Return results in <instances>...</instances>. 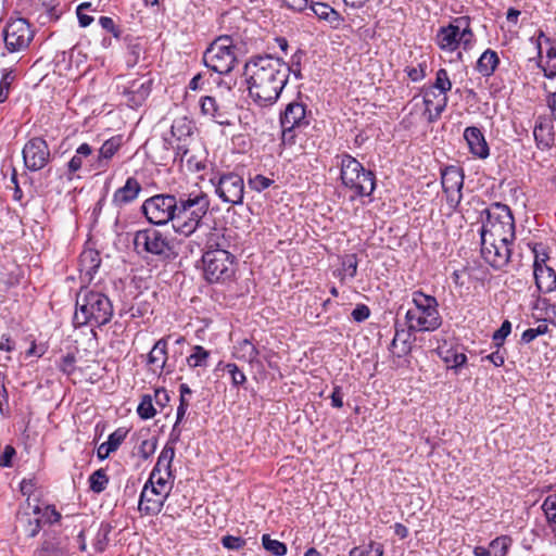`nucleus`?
<instances>
[{
	"mask_svg": "<svg viewBox=\"0 0 556 556\" xmlns=\"http://www.w3.org/2000/svg\"><path fill=\"white\" fill-rule=\"evenodd\" d=\"M510 545L511 539L507 535H502L494 539L490 543L489 548L492 556H505Z\"/></svg>",
	"mask_w": 556,
	"mask_h": 556,
	"instance_id": "obj_46",
	"label": "nucleus"
},
{
	"mask_svg": "<svg viewBox=\"0 0 556 556\" xmlns=\"http://www.w3.org/2000/svg\"><path fill=\"white\" fill-rule=\"evenodd\" d=\"M141 184L135 177H128L124 186L115 190L112 204L116 207H124L132 203L141 192Z\"/></svg>",
	"mask_w": 556,
	"mask_h": 556,
	"instance_id": "obj_22",
	"label": "nucleus"
},
{
	"mask_svg": "<svg viewBox=\"0 0 556 556\" xmlns=\"http://www.w3.org/2000/svg\"><path fill=\"white\" fill-rule=\"evenodd\" d=\"M91 10L90 2H84L79 4L76 9V15L78 18V23L81 27H87L93 22V17L86 13V11Z\"/></svg>",
	"mask_w": 556,
	"mask_h": 556,
	"instance_id": "obj_56",
	"label": "nucleus"
},
{
	"mask_svg": "<svg viewBox=\"0 0 556 556\" xmlns=\"http://www.w3.org/2000/svg\"><path fill=\"white\" fill-rule=\"evenodd\" d=\"M101 264L100 254L98 251L88 249L85 250L78 260V270L83 282H90L94 274L98 271Z\"/></svg>",
	"mask_w": 556,
	"mask_h": 556,
	"instance_id": "obj_24",
	"label": "nucleus"
},
{
	"mask_svg": "<svg viewBox=\"0 0 556 556\" xmlns=\"http://www.w3.org/2000/svg\"><path fill=\"white\" fill-rule=\"evenodd\" d=\"M412 303L414 307L405 314L406 325L410 331H434L441 326L439 303L434 296L417 290L412 293Z\"/></svg>",
	"mask_w": 556,
	"mask_h": 556,
	"instance_id": "obj_6",
	"label": "nucleus"
},
{
	"mask_svg": "<svg viewBox=\"0 0 556 556\" xmlns=\"http://www.w3.org/2000/svg\"><path fill=\"white\" fill-rule=\"evenodd\" d=\"M475 35L470 27V18L460 16L455 18L447 26L441 27L435 36V42L440 49L453 52L459 47L465 50L471 48Z\"/></svg>",
	"mask_w": 556,
	"mask_h": 556,
	"instance_id": "obj_10",
	"label": "nucleus"
},
{
	"mask_svg": "<svg viewBox=\"0 0 556 556\" xmlns=\"http://www.w3.org/2000/svg\"><path fill=\"white\" fill-rule=\"evenodd\" d=\"M101 27L111 33L115 38L121 36V29L115 25L113 18L109 16H101L99 20Z\"/></svg>",
	"mask_w": 556,
	"mask_h": 556,
	"instance_id": "obj_62",
	"label": "nucleus"
},
{
	"mask_svg": "<svg viewBox=\"0 0 556 556\" xmlns=\"http://www.w3.org/2000/svg\"><path fill=\"white\" fill-rule=\"evenodd\" d=\"M273 184H274L273 179L265 177L261 174H257L248 179L249 187L256 192H262V191L266 190Z\"/></svg>",
	"mask_w": 556,
	"mask_h": 556,
	"instance_id": "obj_52",
	"label": "nucleus"
},
{
	"mask_svg": "<svg viewBox=\"0 0 556 556\" xmlns=\"http://www.w3.org/2000/svg\"><path fill=\"white\" fill-rule=\"evenodd\" d=\"M24 10L41 24L56 21L63 13L55 4V0H25Z\"/></svg>",
	"mask_w": 556,
	"mask_h": 556,
	"instance_id": "obj_17",
	"label": "nucleus"
},
{
	"mask_svg": "<svg viewBox=\"0 0 556 556\" xmlns=\"http://www.w3.org/2000/svg\"><path fill=\"white\" fill-rule=\"evenodd\" d=\"M175 457V447L167 443L162 448L156 464L152 469V479L155 478L159 473H165L167 477H172V463Z\"/></svg>",
	"mask_w": 556,
	"mask_h": 556,
	"instance_id": "obj_28",
	"label": "nucleus"
},
{
	"mask_svg": "<svg viewBox=\"0 0 556 556\" xmlns=\"http://www.w3.org/2000/svg\"><path fill=\"white\" fill-rule=\"evenodd\" d=\"M152 90V79L146 76L128 81L124 87L122 94L126 98V104L136 109L141 106L150 96Z\"/></svg>",
	"mask_w": 556,
	"mask_h": 556,
	"instance_id": "obj_18",
	"label": "nucleus"
},
{
	"mask_svg": "<svg viewBox=\"0 0 556 556\" xmlns=\"http://www.w3.org/2000/svg\"><path fill=\"white\" fill-rule=\"evenodd\" d=\"M113 315V306L106 295L101 292L81 287L76 294L73 324L75 327L108 324Z\"/></svg>",
	"mask_w": 556,
	"mask_h": 556,
	"instance_id": "obj_3",
	"label": "nucleus"
},
{
	"mask_svg": "<svg viewBox=\"0 0 556 556\" xmlns=\"http://www.w3.org/2000/svg\"><path fill=\"white\" fill-rule=\"evenodd\" d=\"M304 55L302 50H296V52L291 56L290 64L287 63L289 68V75L292 73L296 79L302 78L301 73V61Z\"/></svg>",
	"mask_w": 556,
	"mask_h": 556,
	"instance_id": "obj_57",
	"label": "nucleus"
},
{
	"mask_svg": "<svg viewBox=\"0 0 556 556\" xmlns=\"http://www.w3.org/2000/svg\"><path fill=\"white\" fill-rule=\"evenodd\" d=\"M263 547L274 556H285L287 554V545L278 540L270 539L269 534L262 536Z\"/></svg>",
	"mask_w": 556,
	"mask_h": 556,
	"instance_id": "obj_45",
	"label": "nucleus"
},
{
	"mask_svg": "<svg viewBox=\"0 0 556 556\" xmlns=\"http://www.w3.org/2000/svg\"><path fill=\"white\" fill-rule=\"evenodd\" d=\"M226 370L230 375L231 383L233 387H239L245 383L247 377L243 371L235 363H228L225 366Z\"/></svg>",
	"mask_w": 556,
	"mask_h": 556,
	"instance_id": "obj_54",
	"label": "nucleus"
},
{
	"mask_svg": "<svg viewBox=\"0 0 556 556\" xmlns=\"http://www.w3.org/2000/svg\"><path fill=\"white\" fill-rule=\"evenodd\" d=\"M194 143L195 138H187L186 141L168 140V144L175 151L174 162L182 164L186 161L188 164H191L193 159L191 150Z\"/></svg>",
	"mask_w": 556,
	"mask_h": 556,
	"instance_id": "obj_33",
	"label": "nucleus"
},
{
	"mask_svg": "<svg viewBox=\"0 0 556 556\" xmlns=\"http://www.w3.org/2000/svg\"><path fill=\"white\" fill-rule=\"evenodd\" d=\"M410 329L395 327V334L391 342V352L394 356L401 358L406 356L412 351L413 333Z\"/></svg>",
	"mask_w": 556,
	"mask_h": 556,
	"instance_id": "obj_25",
	"label": "nucleus"
},
{
	"mask_svg": "<svg viewBox=\"0 0 556 556\" xmlns=\"http://www.w3.org/2000/svg\"><path fill=\"white\" fill-rule=\"evenodd\" d=\"M138 415L142 419H150L155 416L156 410L153 406L152 399L150 395H144L137 408Z\"/></svg>",
	"mask_w": 556,
	"mask_h": 556,
	"instance_id": "obj_51",
	"label": "nucleus"
},
{
	"mask_svg": "<svg viewBox=\"0 0 556 556\" xmlns=\"http://www.w3.org/2000/svg\"><path fill=\"white\" fill-rule=\"evenodd\" d=\"M92 148L88 143H81L76 149V154L72 157V173L80 169L85 160L89 161V157L92 156Z\"/></svg>",
	"mask_w": 556,
	"mask_h": 556,
	"instance_id": "obj_43",
	"label": "nucleus"
},
{
	"mask_svg": "<svg viewBox=\"0 0 556 556\" xmlns=\"http://www.w3.org/2000/svg\"><path fill=\"white\" fill-rule=\"evenodd\" d=\"M542 509L545 514L549 529L556 535V494L548 495L544 500Z\"/></svg>",
	"mask_w": 556,
	"mask_h": 556,
	"instance_id": "obj_41",
	"label": "nucleus"
},
{
	"mask_svg": "<svg viewBox=\"0 0 556 556\" xmlns=\"http://www.w3.org/2000/svg\"><path fill=\"white\" fill-rule=\"evenodd\" d=\"M174 476L167 477L165 473H159L155 478L152 479V472L148 479V483L154 485L159 491L164 492L167 496L169 495V491L172 489Z\"/></svg>",
	"mask_w": 556,
	"mask_h": 556,
	"instance_id": "obj_48",
	"label": "nucleus"
},
{
	"mask_svg": "<svg viewBox=\"0 0 556 556\" xmlns=\"http://www.w3.org/2000/svg\"><path fill=\"white\" fill-rule=\"evenodd\" d=\"M210 181L215 187L218 198L229 204H241L244 195L243 178L236 173H226L213 177Z\"/></svg>",
	"mask_w": 556,
	"mask_h": 556,
	"instance_id": "obj_12",
	"label": "nucleus"
},
{
	"mask_svg": "<svg viewBox=\"0 0 556 556\" xmlns=\"http://www.w3.org/2000/svg\"><path fill=\"white\" fill-rule=\"evenodd\" d=\"M384 548L379 542L370 541L359 546L353 547L349 556H383Z\"/></svg>",
	"mask_w": 556,
	"mask_h": 556,
	"instance_id": "obj_40",
	"label": "nucleus"
},
{
	"mask_svg": "<svg viewBox=\"0 0 556 556\" xmlns=\"http://www.w3.org/2000/svg\"><path fill=\"white\" fill-rule=\"evenodd\" d=\"M200 110L202 115L207 116L219 125H229L226 113L219 106L214 97L205 96L200 99Z\"/></svg>",
	"mask_w": 556,
	"mask_h": 556,
	"instance_id": "obj_26",
	"label": "nucleus"
},
{
	"mask_svg": "<svg viewBox=\"0 0 556 556\" xmlns=\"http://www.w3.org/2000/svg\"><path fill=\"white\" fill-rule=\"evenodd\" d=\"M342 185L352 190L355 197H369L376 188L375 174L366 169L355 157L348 153L337 156Z\"/></svg>",
	"mask_w": 556,
	"mask_h": 556,
	"instance_id": "obj_7",
	"label": "nucleus"
},
{
	"mask_svg": "<svg viewBox=\"0 0 556 556\" xmlns=\"http://www.w3.org/2000/svg\"><path fill=\"white\" fill-rule=\"evenodd\" d=\"M202 263L204 278L210 283H226L235 277V256L217 242V233H211L207 238Z\"/></svg>",
	"mask_w": 556,
	"mask_h": 556,
	"instance_id": "obj_5",
	"label": "nucleus"
},
{
	"mask_svg": "<svg viewBox=\"0 0 556 556\" xmlns=\"http://www.w3.org/2000/svg\"><path fill=\"white\" fill-rule=\"evenodd\" d=\"M89 483L94 493H101L105 490L109 478L103 469H98L89 477Z\"/></svg>",
	"mask_w": 556,
	"mask_h": 556,
	"instance_id": "obj_49",
	"label": "nucleus"
},
{
	"mask_svg": "<svg viewBox=\"0 0 556 556\" xmlns=\"http://www.w3.org/2000/svg\"><path fill=\"white\" fill-rule=\"evenodd\" d=\"M481 256L494 269H503L509 262L510 245L515 240V223L509 207L495 203L481 212Z\"/></svg>",
	"mask_w": 556,
	"mask_h": 556,
	"instance_id": "obj_2",
	"label": "nucleus"
},
{
	"mask_svg": "<svg viewBox=\"0 0 556 556\" xmlns=\"http://www.w3.org/2000/svg\"><path fill=\"white\" fill-rule=\"evenodd\" d=\"M282 127V142H293V130L306 127L309 122L306 116V105L300 101H292L287 104L280 116Z\"/></svg>",
	"mask_w": 556,
	"mask_h": 556,
	"instance_id": "obj_13",
	"label": "nucleus"
},
{
	"mask_svg": "<svg viewBox=\"0 0 556 556\" xmlns=\"http://www.w3.org/2000/svg\"><path fill=\"white\" fill-rule=\"evenodd\" d=\"M438 353L446 366L455 370L463 367L467 362V356L465 353L459 352L458 349L439 348Z\"/></svg>",
	"mask_w": 556,
	"mask_h": 556,
	"instance_id": "obj_35",
	"label": "nucleus"
},
{
	"mask_svg": "<svg viewBox=\"0 0 556 556\" xmlns=\"http://www.w3.org/2000/svg\"><path fill=\"white\" fill-rule=\"evenodd\" d=\"M370 315V309L365 304H358L356 307L352 311V318L357 321L362 323L366 320Z\"/></svg>",
	"mask_w": 556,
	"mask_h": 556,
	"instance_id": "obj_63",
	"label": "nucleus"
},
{
	"mask_svg": "<svg viewBox=\"0 0 556 556\" xmlns=\"http://www.w3.org/2000/svg\"><path fill=\"white\" fill-rule=\"evenodd\" d=\"M464 139L467 142L469 152L481 160L490 155V148L480 128L469 126L464 130Z\"/></svg>",
	"mask_w": 556,
	"mask_h": 556,
	"instance_id": "obj_21",
	"label": "nucleus"
},
{
	"mask_svg": "<svg viewBox=\"0 0 556 556\" xmlns=\"http://www.w3.org/2000/svg\"><path fill=\"white\" fill-rule=\"evenodd\" d=\"M237 62V48L229 36L216 38L203 53V64L220 75L229 74Z\"/></svg>",
	"mask_w": 556,
	"mask_h": 556,
	"instance_id": "obj_9",
	"label": "nucleus"
},
{
	"mask_svg": "<svg viewBox=\"0 0 556 556\" xmlns=\"http://www.w3.org/2000/svg\"><path fill=\"white\" fill-rule=\"evenodd\" d=\"M222 544L227 549L238 551L244 547L245 540L240 536L225 535L222 538Z\"/></svg>",
	"mask_w": 556,
	"mask_h": 556,
	"instance_id": "obj_59",
	"label": "nucleus"
},
{
	"mask_svg": "<svg viewBox=\"0 0 556 556\" xmlns=\"http://www.w3.org/2000/svg\"><path fill=\"white\" fill-rule=\"evenodd\" d=\"M3 37L7 49L16 52L28 47L33 39V30L26 20L16 18L7 24Z\"/></svg>",
	"mask_w": 556,
	"mask_h": 556,
	"instance_id": "obj_14",
	"label": "nucleus"
},
{
	"mask_svg": "<svg viewBox=\"0 0 556 556\" xmlns=\"http://www.w3.org/2000/svg\"><path fill=\"white\" fill-rule=\"evenodd\" d=\"M23 160L29 170L43 168L50 159V151L47 142L41 138H33L26 142L23 149Z\"/></svg>",
	"mask_w": 556,
	"mask_h": 556,
	"instance_id": "obj_16",
	"label": "nucleus"
},
{
	"mask_svg": "<svg viewBox=\"0 0 556 556\" xmlns=\"http://www.w3.org/2000/svg\"><path fill=\"white\" fill-rule=\"evenodd\" d=\"M20 489L22 494L27 497L28 508H33L34 506V504H31V501L35 502V504H38V502L43 495V488L39 482L38 478L35 476L24 478L20 483Z\"/></svg>",
	"mask_w": 556,
	"mask_h": 556,
	"instance_id": "obj_27",
	"label": "nucleus"
},
{
	"mask_svg": "<svg viewBox=\"0 0 556 556\" xmlns=\"http://www.w3.org/2000/svg\"><path fill=\"white\" fill-rule=\"evenodd\" d=\"M249 97L260 108L274 105L289 79L287 63L271 54L253 55L244 65Z\"/></svg>",
	"mask_w": 556,
	"mask_h": 556,
	"instance_id": "obj_1",
	"label": "nucleus"
},
{
	"mask_svg": "<svg viewBox=\"0 0 556 556\" xmlns=\"http://www.w3.org/2000/svg\"><path fill=\"white\" fill-rule=\"evenodd\" d=\"M210 355V351L205 350L202 345H194L192 346L191 354L186 358L187 365L190 368L206 367Z\"/></svg>",
	"mask_w": 556,
	"mask_h": 556,
	"instance_id": "obj_39",
	"label": "nucleus"
},
{
	"mask_svg": "<svg viewBox=\"0 0 556 556\" xmlns=\"http://www.w3.org/2000/svg\"><path fill=\"white\" fill-rule=\"evenodd\" d=\"M429 88L439 90L441 96H446V92L452 89V81L445 68H440L437 72L434 83Z\"/></svg>",
	"mask_w": 556,
	"mask_h": 556,
	"instance_id": "obj_44",
	"label": "nucleus"
},
{
	"mask_svg": "<svg viewBox=\"0 0 556 556\" xmlns=\"http://www.w3.org/2000/svg\"><path fill=\"white\" fill-rule=\"evenodd\" d=\"M511 331V324L509 320H504L501 327L493 333L492 340L497 348H501L504 340Z\"/></svg>",
	"mask_w": 556,
	"mask_h": 556,
	"instance_id": "obj_55",
	"label": "nucleus"
},
{
	"mask_svg": "<svg viewBox=\"0 0 556 556\" xmlns=\"http://www.w3.org/2000/svg\"><path fill=\"white\" fill-rule=\"evenodd\" d=\"M122 146V138L119 136L112 137L103 142L99 150L98 161L100 166H103V162H108L113 157L117 150Z\"/></svg>",
	"mask_w": 556,
	"mask_h": 556,
	"instance_id": "obj_37",
	"label": "nucleus"
},
{
	"mask_svg": "<svg viewBox=\"0 0 556 556\" xmlns=\"http://www.w3.org/2000/svg\"><path fill=\"white\" fill-rule=\"evenodd\" d=\"M91 522V517L87 515H72V526L74 527V530H77V541L79 544L78 547L83 552L86 551V542L84 534Z\"/></svg>",
	"mask_w": 556,
	"mask_h": 556,
	"instance_id": "obj_36",
	"label": "nucleus"
},
{
	"mask_svg": "<svg viewBox=\"0 0 556 556\" xmlns=\"http://www.w3.org/2000/svg\"><path fill=\"white\" fill-rule=\"evenodd\" d=\"M500 64V58L494 50L486 49L478 59L476 70L483 76L490 77Z\"/></svg>",
	"mask_w": 556,
	"mask_h": 556,
	"instance_id": "obj_34",
	"label": "nucleus"
},
{
	"mask_svg": "<svg viewBox=\"0 0 556 556\" xmlns=\"http://www.w3.org/2000/svg\"><path fill=\"white\" fill-rule=\"evenodd\" d=\"M177 197L173 194H156L147 199L141 206L142 214L153 225H174Z\"/></svg>",
	"mask_w": 556,
	"mask_h": 556,
	"instance_id": "obj_11",
	"label": "nucleus"
},
{
	"mask_svg": "<svg viewBox=\"0 0 556 556\" xmlns=\"http://www.w3.org/2000/svg\"><path fill=\"white\" fill-rule=\"evenodd\" d=\"M166 349L167 343L166 340L161 339L159 340L154 346L152 348L151 352L148 355V362L149 364L157 365L160 368L164 369L166 367Z\"/></svg>",
	"mask_w": 556,
	"mask_h": 556,
	"instance_id": "obj_38",
	"label": "nucleus"
},
{
	"mask_svg": "<svg viewBox=\"0 0 556 556\" xmlns=\"http://www.w3.org/2000/svg\"><path fill=\"white\" fill-rule=\"evenodd\" d=\"M132 243L137 254L143 257L152 255L160 260H169L176 255L173 241L155 228L136 231Z\"/></svg>",
	"mask_w": 556,
	"mask_h": 556,
	"instance_id": "obj_8",
	"label": "nucleus"
},
{
	"mask_svg": "<svg viewBox=\"0 0 556 556\" xmlns=\"http://www.w3.org/2000/svg\"><path fill=\"white\" fill-rule=\"evenodd\" d=\"M195 125L194 123L187 117H178L174 119L170 127V140H182L186 141L187 138H194Z\"/></svg>",
	"mask_w": 556,
	"mask_h": 556,
	"instance_id": "obj_31",
	"label": "nucleus"
},
{
	"mask_svg": "<svg viewBox=\"0 0 556 556\" xmlns=\"http://www.w3.org/2000/svg\"><path fill=\"white\" fill-rule=\"evenodd\" d=\"M30 509L34 517H29V514L25 511L18 516V521L24 526L26 534L29 538H34L39 533L41 528V518L39 517L41 507L39 504H34Z\"/></svg>",
	"mask_w": 556,
	"mask_h": 556,
	"instance_id": "obj_32",
	"label": "nucleus"
},
{
	"mask_svg": "<svg viewBox=\"0 0 556 556\" xmlns=\"http://www.w3.org/2000/svg\"><path fill=\"white\" fill-rule=\"evenodd\" d=\"M534 253V262H533V271L540 268L548 267L546 264L548 260V254L542 249L541 244H536L533 248Z\"/></svg>",
	"mask_w": 556,
	"mask_h": 556,
	"instance_id": "obj_58",
	"label": "nucleus"
},
{
	"mask_svg": "<svg viewBox=\"0 0 556 556\" xmlns=\"http://www.w3.org/2000/svg\"><path fill=\"white\" fill-rule=\"evenodd\" d=\"M70 71V62L66 61V52L62 51L58 53L54 58V72L53 74L58 76L55 80L54 88L60 91H66L68 85L67 73Z\"/></svg>",
	"mask_w": 556,
	"mask_h": 556,
	"instance_id": "obj_30",
	"label": "nucleus"
},
{
	"mask_svg": "<svg viewBox=\"0 0 556 556\" xmlns=\"http://www.w3.org/2000/svg\"><path fill=\"white\" fill-rule=\"evenodd\" d=\"M441 184L446 193L447 204L456 208L462 201V189L464 186L463 169L457 166H446L441 173Z\"/></svg>",
	"mask_w": 556,
	"mask_h": 556,
	"instance_id": "obj_15",
	"label": "nucleus"
},
{
	"mask_svg": "<svg viewBox=\"0 0 556 556\" xmlns=\"http://www.w3.org/2000/svg\"><path fill=\"white\" fill-rule=\"evenodd\" d=\"M14 79L15 75L13 74V71L4 70L0 80V103L7 100Z\"/></svg>",
	"mask_w": 556,
	"mask_h": 556,
	"instance_id": "obj_53",
	"label": "nucleus"
},
{
	"mask_svg": "<svg viewBox=\"0 0 556 556\" xmlns=\"http://www.w3.org/2000/svg\"><path fill=\"white\" fill-rule=\"evenodd\" d=\"M239 358L248 362L249 364L258 363V350L248 339L239 342L238 345Z\"/></svg>",
	"mask_w": 556,
	"mask_h": 556,
	"instance_id": "obj_42",
	"label": "nucleus"
},
{
	"mask_svg": "<svg viewBox=\"0 0 556 556\" xmlns=\"http://www.w3.org/2000/svg\"><path fill=\"white\" fill-rule=\"evenodd\" d=\"M547 68H544L545 76L553 78L556 76V49L551 48L546 53Z\"/></svg>",
	"mask_w": 556,
	"mask_h": 556,
	"instance_id": "obj_61",
	"label": "nucleus"
},
{
	"mask_svg": "<svg viewBox=\"0 0 556 556\" xmlns=\"http://www.w3.org/2000/svg\"><path fill=\"white\" fill-rule=\"evenodd\" d=\"M155 447V442L143 440L139 446L138 453L142 459L147 460L154 453Z\"/></svg>",
	"mask_w": 556,
	"mask_h": 556,
	"instance_id": "obj_64",
	"label": "nucleus"
},
{
	"mask_svg": "<svg viewBox=\"0 0 556 556\" xmlns=\"http://www.w3.org/2000/svg\"><path fill=\"white\" fill-rule=\"evenodd\" d=\"M447 101L446 96L437 94L432 88L424 90L425 113L428 115V122L433 123L440 118L441 114L446 109Z\"/></svg>",
	"mask_w": 556,
	"mask_h": 556,
	"instance_id": "obj_23",
	"label": "nucleus"
},
{
	"mask_svg": "<svg viewBox=\"0 0 556 556\" xmlns=\"http://www.w3.org/2000/svg\"><path fill=\"white\" fill-rule=\"evenodd\" d=\"M173 229L185 237L191 236L201 225L207 214L210 199L201 190L182 193L177 198Z\"/></svg>",
	"mask_w": 556,
	"mask_h": 556,
	"instance_id": "obj_4",
	"label": "nucleus"
},
{
	"mask_svg": "<svg viewBox=\"0 0 556 556\" xmlns=\"http://www.w3.org/2000/svg\"><path fill=\"white\" fill-rule=\"evenodd\" d=\"M312 10L320 20L328 22L338 20V12L327 3H315L312 5Z\"/></svg>",
	"mask_w": 556,
	"mask_h": 556,
	"instance_id": "obj_47",
	"label": "nucleus"
},
{
	"mask_svg": "<svg viewBox=\"0 0 556 556\" xmlns=\"http://www.w3.org/2000/svg\"><path fill=\"white\" fill-rule=\"evenodd\" d=\"M342 270L344 275L341 277V280L344 279L345 276L350 278H354L357 274L358 261L356 254H348L342 257Z\"/></svg>",
	"mask_w": 556,
	"mask_h": 556,
	"instance_id": "obj_50",
	"label": "nucleus"
},
{
	"mask_svg": "<svg viewBox=\"0 0 556 556\" xmlns=\"http://www.w3.org/2000/svg\"><path fill=\"white\" fill-rule=\"evenodd\" d=\"M533 137L539 150H549L555 143L553 121L545 116H539L534 124Z\"/></svg>",
	"mask_w": 556,
	"mask_h": 556,
	"instance_id": "obj_20",
	"label": "nucleus"
},
{
	"mask_svg": "<svg viewBox=\"0 0 556 556\" xmlns=\"http://www.w3.org/2000/svg\"><path fill=\"white\" fill-rule=\"evenodd\" d=\"M39 517L41 518V523L42 522L53 523V522H58L60 520L61 515H60V513H58L55 510L54 507L47 505V506H45V508H41V514L39 515Z\"/></svg>",
	"mask_w": 556,
	"mask_h": 556,
	"instance_id": "obj_60",
	"label": "nucleus"
},
{
	"mask_svg": "<svg viewBox=\"0 0 556 556\" xmlns=\"http://www.w3.org/2000/svg\"><path fill=\"white\" fill-rule=\"evenodd\" d=\"M539 292L549 293L556 290V271L551 266L533 271Z\"/></svg>",
	"mask_w": 556,
	"mask_h": 556,
	"instance_id": "obj_29",
	"label": "nucleus"
},
{
	"mask_svg": "<svg viewBox=\"0 0 556 556\" xmlns=\"http://www.w3.org/2000/svg\"><path fill=\"white\" fill-rule=\"evenodd\" d=\"M167 497L164 492L146 482L140 494L138 508L144 515L155 516L162 510Z\"/></svg>",
	"mask_w": 556,
	"mask_h": 556,
	"instance_id": "obj_19",
	"label": "nucleus"
}]
</instances>
